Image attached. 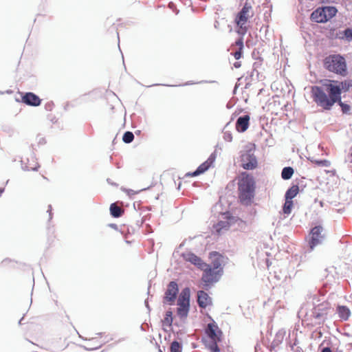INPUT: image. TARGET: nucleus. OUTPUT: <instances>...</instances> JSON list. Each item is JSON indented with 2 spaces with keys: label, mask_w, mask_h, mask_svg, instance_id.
Segmentation results:
<instances>
[{
  "label": "nucleus",
  "mask_w": 352,
  "mask_h": 352,
  "mask_svg": "<svg viewBox=\"0 0 352 352\" xmlns=\"http://www.w3.org/2000/svg\"><path fill=\"white\" fill-rule=\"evenodd\" d=\"M321 82L322 87H311V93L314 101L324 110H330L336 102H340L342 91L347 92L352 87L350 79L342 82L325 79Z\"/></svg>",
  "instance_id": "f257e3e1"
},
{
  "label": "nucleus",
  "mask_w": 352,
  "mask_h": 352,
  "mask_svg": "<svg viewBox=\"0 0 352 352\" xmlns=\"http://www.w3.org/2000/svg\"><path fill=\"white\" fill-rule=\"evenodd\" d=\"M324 65L328 71L342 76H346L348 74L346 60L340 54H333L326 57Z\"/></svg>",
  "instance_id": "f03ea898"
},
{
  "label": "nucleus",
  "mask_w": 352,
  "mask_h": 352,
  "mask_svg": "<svg viewBox=\"0 0 352 352\" xmlns=\"http://www.w3.org/2000/svg\"><path fill=\"white\" fill-rule=\"evenodd\" d=\"M252 11V6L245 3L241 10L236 14L234 22L238 27L237 33L244 35L248 31L246 25L248 19L252 16L250 14Z\"/></svg>",
  "instance_id": "7ed1b4c3"
},
{
  "label": "nucleus",
  "mask_w": 352,
  "mask_h": 352,
  "mask_svg": "<svg viewBox=\"0 0 352 352\" xmlns=\"http://www.w3.org/2000/svg\"><path fill=\"white\" fill-rule=\"evenodd\" d=\"M177 314L182 318H187L190 307V289L184 288L179 296L177 300Z\"/></svg>",
  "instance_id": "20e7f679"
},
{
  "label": "nucleus",
  "mask_w": 352,
  "mask_h": 352,
  "mask_svg": "<svg viewBox=\"0 0 352 352\" xmlns=\"http://www.w3.org/2000/svg\"><path fill=\"white\" fill-rule=\"evenodd\" d=\"M256 182L254 178L250 174L243 172L241 173L238 181V189L255 190Z\"/></svg>",
  "instance_id": "39448f33"
},
{
  "label": "nucleus",
  "mask_w": 352,
  "mask_h": 352,
  "mask_svg": "<svg viewBox=\"0 0 352 352\" xmlns=\"http://www.w3.org/2000/svg\"><path fill=\"white\" fill-rule=\"evenodd\" d=\"M323 232V228L320 226H315L310 232V241L309 245L312 250L318 244L321 243L324 239V234Z\"/></svg>",
  "instance_id": "423d86ee"
},
{
  "label": "nucleus",
  "mask_w": 352,
  "mask_h": 352,
  "mask_svg": "<svg viewBox=\"0 0 352 352\" xmlns=\"http://www.w3.org/2000/svg\"><path fill=\"white\" fill-rule=\"evenodd\" d=\"M241 166L246 170H252L257 167L258 163L255 155L250 151H245L241 157Z\"/></svg>",
  "instance_id": "0eeeda50"
},
{
  "label": "nucleus",
  "mask_w": 352,
  "mask_h": 352,
  "mask_svg": "<svg viewBox=\"0 0 352 352\" xmlns=\"http://www.w3.org/2000/svg\"><path fill=\"white\" fill-rule=\"evenodd\" d=\"M205 266L206 268L204 270L201 280L205 286H209L210 284L217 282L219 279V276H221V274L212 269L208 265Z\"/></svg>",
  "instance_id": "6e6552de"
},
{
  "label": "nucleus",
  "mask_w": 352,
  "mask_h": 352,
  "mask_svg": "<svg viewBox=\"0 0 352 352\" xmlns=\"http://www.w3.org/2000/svg\"><path fill=\"white\" fill-rule=\"evenodd\" d=\"M329 309L327 303L323 302L314 307L312 309V317L318 321L319 324L323 322Z\"/></svg>",
  "instance_id": "1a4fd4ad"
},
{
  "label": "nucleus",
  "mask_w": 352,
  "mask_h": 352,
  "mask_svg": "<svg viewBox=\"0 0 352 352\" xmlns=\"http://www.w3.org/2000/svg\"><path fill=\"white\" fill-rule=\"evenodd\" d=\"M215 160V155L214 154H212L206 161H205L204 163H202L195 171L192 173H187L186 174V177H196L204 173H205L206 170H208L210 167L213 164Z\"/></svg>",
  "instance_id": "9d476101"
},
{
  "label": "nucleus",
  "mask_w": 352,
  "mask_h": 352,
  "mask_svg": "<svg viewBox=\"0 0 352 352\" xmlns=\"http://www.w3.org/2000/svg\"><path fill=\"white\" fill-rule=\"evenodd\" d=\"M206 332L211 341L221 342L222 332L215 322L209 323Z\"/></svg>",
  "instance_id": "9b49d317"
},
{
  "label": "nucleus",
  "mask_w": 352,
  "mask_h": 352,
  "mask_svg": "<svg viewBox=\"0 0 352 352\" xmlns=\"http://www.w3.org/2000/svg\"><path fill=\"white\" fill-rule=\"evenodd\" d=\"M238 191L240 202L243 205H251L255 195V190L238 189Z\"/></svg>",
  "instance_id": "f8f14e48"
},
{
  "label": "nucleus",
  "mask_w": 352,
  "mask_h": 352,
  "mask_svg": "<svg viewBox=\"0 0 352 352\" xmlns=\"http://www.w3.org/2000/svg\"><path fill=\"white\" fill-rule=\"evenodd\" d=\"M178 285L176 282L171 281L167 287V289L165 292L164 300L169 304H172L177 296L178 293Z\"/></svg>",
  "instance_id": "ddd939ff"
},
{
  "label": "nucleus",
  "mask_w": 352,
  "mask_h": 352,
  "mask_svg": "<svg viewBox=\"0 0 352 352\" xmlns=\"http://www.w3.org/2000/svg\"><path fill=\"white\" fill-rule=\"evenodd\" d=\"M22 102L30 105L37 107L41 104V100L36 94L32 92L25 93L21 98Z\"/></svg>",
  "instance_id": "4468645a"
},
{
  "label": "nucleus",
  "mask_w": 352,
  "mask_h": 352,
  "mask_svg": "<svg viewBox=\"0 0 352 352\" xmlns=\"http://www.w3.org/2000/svg\"><path fill=\"white\" fill-rule=\"evenodd\" d=\"M210 258L212 259V267L211 268L222 274L223 268L221 267V263L223 261V256L217 252H212L210 253Z\"/></svg>",
  "instance_id": "2eb2a0df"
},
{
  "label": "nucleus",
  "mask_w": 352,
  "mask_h": 352,
  "mask_svg": "<svg viewBox=\"0 0 352 352\" xmlns=\"http://www.w3.org/2000/svg\"><path fill=\"white\" fill-rule=\"evenodd\" d=\"M197 303L200 307L206 308L212 304V300L206 292L199 291L197 292Z\"/></svg>",
  "instance_id": "dca6fc26"
},
{
  "label": "nucleus",
  "mask_w": 352,
  "mask_h": 352,
  "mask_svg": "<svg viewBox=\"0 0 352 352\" xmlns=\"http://www.w3.org/2000/svg\"><path fill=\"white\" fill-rule=\"evenodd\" d=\"M20 263L10 258L3 259L0 263V268L5 271H12L18 268Z\"/></svg>",
  "instance_id": "f3484780"
},
{
  "label": "nucleus",
  "mask_w": 352,
  "mask_h": 352,
  "mask_svg": "<svg viewBox=\"0 0 352 352\" xmlns=\"http://www.w3.org/2000/svg\"><path fill=\"white\" fill-rule=\"evenodd\" d=\"M250 119V118L248 115L239 117L236 122V131L241 133L245 132L248 129Z\"/></svg>",
  "instance_id": "a211bd4d"
},
{
  "label": "nucleus",
  "mask_w": 352,
  "mask_h": 352,
  "mask_svg": "<svg viewBox=\"0 0 352 352\" xmlns=\"http://www.w3.org/2000/svg\"><path fill=\"white\" fill-rule=\"evenodd\" d=\"M323 8H318L314 10L311 14V20L316 23L327 22L326 15L324 12Z\"/></svg>",
  "instance_id": "6ab92c4d"
},
{
  "label": "nucleus",
  "mask_w": 352,
  "mask_h": 352,
  "mask_svg": "<svg viewBox=\"0 0 352 352\" xmlns=\"http://www.w3.org/2000/svg\"><path fill=\"white\" fill-rule=\"evenodd\" d=\"M183 257L185 261H188L192 264L198 266L200 268H201L203 265H206V263L202 262V260L199 257H198L193 253L189 252L184 254Z\"/></svg>",
  "instance_id": "aec40b11"
},
{
  "label": "nucleus",
  "mask_w": 352,
  "mask_h": 352,
  "mask_svg": "<svg viewBox=\"0 0 352 352\" xmlns=\"http://www.w3.org/2000/svg\"><path fill=\"white\" fill-rule=\"evenodd\" d=\"M337 311L339 317L344 320H348L351 314L349 309L346 306H338Z\"/></svg>",
  "instance_id": "412c9836"
},
{
  "label": "nucleus",
  "mask_w": 352,
  "mask_h": 352,
  "mask_svg": "<svg viewBox=\"0 0 352 352\" xmlns=\"http://www.w3.org/2000/svg\"><path fill=\"white\" fill-rule=\"evenodd\" d=\"M230 223L228 221H220L214 225L213 228L217 234H220L223 230H228Z\"/></svg>",
  "instance_id": "4be33fe9"
},
{
  "label": "nucleus",
  "mask_w": 352,
  "mask_h": 352,
  "mask_svg": "<svg viewBox=\"0 0 352 352\" xmlns=\"http://www.w3.org/2000/svg\"><path fill=\"white\" fill-rule=\"evenodd\" d=\"M110 213L113 217H120L124 213V210L116 204H111L110 206Z\"/></svg>",
  "instance_id": "5701e85b"
},
{
  "label": "nucleus",
  "mask_w": 352,
  "mask_h": 352,
  "mask_svg": "<svg viewBox=\"0 0 352 352\" xmlns=\"http://www.w3.org/2000/svg\"><path fill=\"white\" fill-rule=\"evenodd\" d=\"M234 45L239 47V50L233 54V56L235 58V59L239 60V58H241L242 56V52L243 49V38H239L237 41H236Z\"/></svg>",
  "instance_id": "b1692460"
},
{
  "label": "nucleus",
  "mask_w": 352,
  "mask_h": 352,
  "mask_svg": "<svg viewBox=\"0 0 352 352\" xmlns=\"http://www.w3.org/2000/svg\"><path fill=\"white\" fill-rule=\"evenodd\" d=\"M323 9L326 15L327 21L335 16L338 12V10L334 6H326L323 7Z\"/></svg>",
  "instance_id": "393cba45"
},
{
  "label": "nucleus",
  "mask_w": 352,
  "mask_h": 352,
  "mask_svg": "<svg viewBox=\"0 0 352 352\" xmlns=\"http://www.w3.org/2000/svg\"><path fill=\"white\" fill-rule=\"evenodd\" d=\"M298 186H293L289 189L287 190L285 194V199L292 200L294 197H295L298 193Z\"/></svg>",
  "instance_id": "a878e982"
},
{
  "label": "nucleus",
  "mask_w": 352,
  "mask_h": 352,
  "mask_svg": "<svg viewBox=\"0 0 352 352\" xmlns=\"http://www.w3.org/2000/svg\"><path fill=\"white\" fill-rule=\"evenodd\" d=\"M294 174V169L292 167H285L281 173V177L283 179H289Z\"/></svg>",
  "instance_id": "bb28decb"
},
{
  "label": "nucleus",
  "mask_w": 352,
  "mask_h": 352,
  "mask_svg": "<svg viewBox=\"0 0 352 352\" xmlns=\"http://www.w3.org/2000/svg\"><path fill=\"white\" fill-rule=\"evenodd\" d=\"M91 341H92L94 342L93 346L90 345L91 349H98V348L101 347L103 345V344L104 343V340L103 339H102L101 335L99 338H92L91 340Z\"/></svg>",
  "instance_id": "cd10ccee"
},
{
  "label": "nucleus",
  "mask_w": 352,
  "mask_h": 352,
  "mask_svg": "<svg viewBox=\"0 0 352 352\" xmlns=\"http://www.w3.org/2000/svg\"><path fill=\"white\" fill-rule=\"evenodd\" d=\"M163 324L170 327L173 323V313L171 311H167L166 312L165 317L162 321Z\"/></svg>",
  "instance_id": "c85d7f7f"
},
{
  "label": "nucleus",
  "mask_w": 352,
  "mask_h": 352,
  "mask_svg": "<svg viewBox=\"0 0 352 352\" xmlns=\"http://www.w3.org/2000/svg\"><path fill=\"white\" fill-rule=\"evenodd\" d=\"M292 207H293L292 200L285 199V202L284 204L283 208V212L287 214H290Z\"/></svg>",
  "instance_id": "c756f323"
},
{
  "label": "nucleus",
  "mask_w": 352,
  "mask_h": 352,
  "mask_svg": "<svg viewBox=\"0 0 352 352\" xmlns=\"http://www.w3.org/2000/svg\"><path fill=\"white\" fill-rule=\"evenodd\" d=\"M134 139V135L132 132L126 131L124 133L122 140L125 143H131Z\"/></svg>",
  "instance_id": "7c9ffc66"
},
{
  "label": "nucleus",
  "mask_w": 352,
  "mask_h": 352,
  "mask_svg": "<svg viewBox=\"0 0 352 352\" xmlns=\"http://www.w3.org/2000/svg\"><path fill=\"white\" fill-rule=\"evenodd\" d=\"M311 162L318 166L328 167L331 165V162L327 160H312Z\"/></svg>",
  "instance_id": "2f4dec72"
},
{
  "label": "nucleus",
  "mask_w": 352,
  "mask_h": 352,
  "mask_svg": "<svg viewBox=\"0 0 352 352\" xmlns=\"http://www.w3.org/2000/svg\"><path fill=\"white\" fill-rule=\"evenodd\" d=\"M336 103H338L340 105V107L342 109V111L344 113H347L350 111L351 106L349 104L342 102L341 99H340V102H336Z\"/></svg>",
  "instance_id": "473e14b6"
},
{
  "label": "nucleus",
  "mask_w": 352,
  "mask_h": 352,
  "mask_svg": "<svg viewBox=\"0 0 352 352\" xmlns=\"http://www.w3.org/2000/svg\"><path fill=\"white\" fill-rule=\"evenodd\" d=\"M218 342H219L211 341V342L208 344V347L211 352H220V349L217 345Z\"/></svg>",
  "instance_id": "72a5a7b5"
},
{
  "label": "nucleus",
  "mask_w": 352,
  "mask_h": 352,
  "mask_svg": "<svg viewBox=\"0 0 352 352\" xmlns=\"http://www.w3.org/2000/svg\"><path fill=\"white\" fill-rule=\"evenodd\" d=\"M170 350V352H181L180 344L177 341L173 342L171 343Z\"/></svg>",
  "instance_id": "f704fd0d"
},
{
  "label": "nucleus",
  "mask_w": 352,
  "mask_h": 352,
  "mask_svg": "<svg viewBox=\"0 0 352 352\" xmlns=\"http://www.w3.org/2000/svg\"><path fill=\"white\" fill-rule=\"evenodd\" d=\"M344 35L347 40L351 41L352 40V29L346 28L344 31Z\"/></svg>",
  "instance_id": "c9c22d12"
},
{
  "label": "nucleus",
  "mask_w": 352,
  "mask_h": 352,
  "mask_svg": "<svg viewBox=\"0 0 352 352\" xmlns=\"http://www.w3.org/2000/svg\"><path fill=\"white\" fill-rule=\"evenodd\" d=\"M39 179H45L47 180V179L43 175H38L36 177H34V183L37 185L40 184Z\"/></svg>",
  "instance_id": "e433bc0d"
},
{
  "label": "nucleus",
  "mask_w": 352,
  "mask_h": 352,
  "mask_svg": "<svg viewBox=\"0 0 352 352\" xmlns=\"http://www.w3.org/2000/svg\"><path fill=\"white\" fill-rule=\"evenodd\" d=\"M52 207L51 205H49L47 206V212L49 213V217H48V219L49 220H51L52 218Z\"/></svg>",
  "instance_id": "4c0bfd02"
},
{
  "label": "nucleus",
  "mask_w": 352,
  "mask_h": 352,
  "mask_svg": "<svg viewBox=\"0 0 352 352\" xmlns=\"http://www.w3.org/2000/svg\"><path fill=\"white\" fill-rule=\"evenodd\" d=\"M126 192L127 193V195H129V196H131V195H136L137 194V192L133 190H126Z\"/></svg>",
  "instance_id": "58836bf2"
},
{
  "label": "nucleus",
  "mask_w": 352,
  "mask_h": 352,
  "mask_svg": "<svg viewBox=\"0 0 352 352\" xmlns=\"http://www.w3.org/2000/svg\"><path fill=\"white\" fill-rule=\"evenodd\" d=\"M225 139H226V140L231 141V140H232V135H231V134H230V133H229V134H228V135L225 134Z\"/></svg>",
  "instance_id": "ea45409f"
},
{
  "label": "nucleus",
  "mask_w": 352,
  "mask_h": 352,
  "mask_svg": "<svg viewBox=\"0 0 352 352\" xmlns=\"http://www.w3.org/2000/svg\"><path fill=\"white\" fill-rule=\"evenodd\" d=\"M321 352H332L331 350L330 349V348L329 347H325L324 348Z\"/></svg>",
  "instance_id": "a19ab883"
},
{
  "label": "nucleus",
  "mask_w": 352,
  "mask_h": 352,
  "mask_svg": "<svg viewBox=\"0 0 352 352\" xmlns=\"http://www.w3.org/2000/svg\"><path fill=\"white\" fill-rule=\"evenodd\" d=\"M234 67H235L236 68H239V67H241V63H239V62H236V63H235L234 64Z\"/></svg>",
  "instance_id": "79ce46f5"
},
{
  "label": "nucleus",
  "mask_w": 352,
  "mask_h": 352,
  "mask_svg": "<svg viewBox=\"0 0 352 352\" xmlns=\"http://www.w3.org/2000/svg\"><path fill=\"white\" fill-rule=\"evenodd\" d=\"M38 167H39V166H36L34 168H32V170H36Z\"/></svg>",
  "instance_id": "37998d69"
},
{
  "label": "nucleus",
  "mask_w": 352,
  "mask_h": 352,
  "mask_svg": "<svg viewBox=\"0 0 352 352\" xmlns=\"http://www.w3.org/2000/svg\"><path fill=\"white\" fill-rule=\"evenodd\" d=\"M3 191V189L0 188V193H1Z\"/></svg>",
  "instance_id": "c03bdc74"
},
{
  "label": "nucleus",
  "mask_w": 352,
  "mask_h": 352,
  "mask_svg": "<svg viewBox=\"0 0 352 352\" xmlns=\"http://www.w3.org/2000/svg\"><path fill=\"white\" fill-rule=\"evenodd\" d=\"M160 352H162V351H160Z\"/></svg>",
  "instance_id": "a18cd8bd"
}]
</instances>
